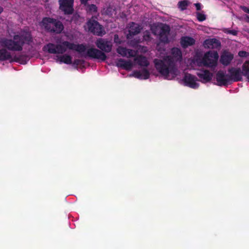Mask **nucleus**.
Wrapping results in <instances>:
<instances>
[{"instance_id": "f257e3e1", "label": "nucleus", "mask_w": 249, "mask_h": 249, "mask_svg": "<svg viewBox=\"0 0 249 249\" xmlns=\"http://www.w3.org/2000/svg\"><path fill=\"white\" fill-rule=\"evenodd\" d=\"M172 56H165L162 59H155L154 63L157 71L166 79H169V74L174 77L177 75L178 69L175 60H182V53L178 48H173L171 50Z\"/></svg>"}, {"instance_id": "f03ea898", "label": "nucleus", "mask_w": 249, "mask_h": 249, "mask_svg": "<svg viewBox=\"0 0 249 249\" xmlns=\"http://www.w3.org/2000/svg\"><path fill=\"white\" fill-rule=\"evenodd\" d=\"M33 42L31 32L26 29L21 30L18 34L14 35L13 39L1 38L0 40V44L9 51L19 52L23 50L25 44L30 45Z\"/></svg>"}, {"instance_id": "7ed1b4c3", "label": "nucleus", "mask_w": 249, "mask_h": 249, "mask_svg": "<svg viewBox=\"0 0 249 249\" xmlns=\"http://www.w3.org/2000/svg\"><path fill=\"white\" fill-rule=\"evenodd\" d=\"M95 45L99 49L90 48L87 50L86 54L84 56L102 61H105L107 58L105 53H108L111 51V42L107 39L100 38L95 41Z\"/></svg>"}, {"instance_id": "20e7f679", "label": "nucleus", "mask_w": 249, "mask_h": 249, "mask_svg": "<svg viewBox=\"0 0 249 249\" xmlns=\"http://www.w3.org/2000/svg\"><path fill=\"white\" fill-rule=\"evenodd\" d=\"M41 23L46 31L51 33L59 34L64 29L61 21L50 17L43 18Z\"/></svg>"}, {"instance_id": "39448f33", "label": "nucleus", "mask_w": 249, "mask_h": 249, "mask_svg": "<svg viewBox=\"0 0 249 249\" xmlns=\"http://www.w3.org/2000/svg\"><path fill=\"white\" fill-rule=\"evenodd\" d=\"M62 47H66L68 49L75 51L82 54L87 50V47L84 44H74L68 41H64L59 44H56V54H63L66 50H63Z\"/></svg>"}, {"instance_id": "423d86ee", "label": "nucleus", "mask_w": 249, "mask_h": 249, "mask_svg": "<svg viewBox=\"0 0 249 249\" xmlns=\"http://www.w3.org/2000/svg\"><path fill=\"white\" fill-rule=\"evenodd\" d=\"M219 55L217 51H209L205 53L201 63L202 65L211 68H215L217 65Z\"/></svg>"}, {"instance_id": "0eeeda50", "label": "nucleus", "mask_w": 249, "mask_h": 249, "mask_svg": "<svg viewBox=\"0 0 249 249\" xmlns=\"http://www.w3.org/2000/svg\"><path fill=\"white\" fill-rule=\"evenodd\" d=\"M88 30L93 34L98 36H102L106 34L103 26L94 19L93 18L89 19L87 22Z\"/></svg>"}, {"instance_id": "6e6552de", "label": "nucleus", "mask_w": 249, "mask_h": 249, "mask_svg": "<svg viewBox=\"0 0 249 249\" xmlns=\"http://www.w3.org/2000/svg\"><path fill=\"white\" fill-rule=\"evenodd\" d=\"M59 9L65 15H71L74 12V0H59Z\"/></svg>"}, {"instance_id": "1a4fd4ad", "label": "nucleus", "mask_w": 249, "mask_h": 249, "mask_svg": "<svg viewBox=\"0 0 249 249\" xmlns=\"http://www.w3.org/2000/svg\"><path fill=\"white\" fill-rule=\"evenodd\" d=\"M229 74H226V72L220 70L217 72L215 75V79L217 82V85L219 86H227L231 84Z\"/></svg>"}, {"instance_id": "9d476101", "label": "nucleus", "mask_w": 249, "mask_h": 249, "mask_svg": "<svg viewBox=\"0 0 249 249\" xmlns=\"http://www.w3.org/2000/svg\"><path fill=\"white\" fill-rule=\"evenodd\" d=\"M230 73L229 77L231 84L232 82H238L242 81V73L240 68H231L228 69Z\"/></svg>"}, {"instance_id": "9b49d317", "label": "nucleus", "mask_w": 249, "mask_h": 249, "mask_svg": "<svg viewBox=\"0 0 249 249\" xmlns=\"http://www.w3.org/2000/svg\"><path fill=\"white\" fill-rule=\"evenodd\" d=\"M197 80V78L196 76L190 73L185 74L183 78L185 85L194 89L199 87V84L196 82Z\"/></svg>"}, {"instance_id": "f8f14e48", "label": "nucleus", "mask_w": 249, "mask_h": 249, "mask_svg": "<svg viewBox=\"0 0 249 249\" xmlns=\"http://www.w3.org/2000/svg\"><path fill=\"white\" fill-rule=\"evenodd\" d=\"M170 30V27L168 25L164 24L161 27L159 34V38L160 42L164 43H169L168 36Z\"/></svg>"}, {"instance_id": "ddd939ff", "label": "nucleus", "mask_w": 249, "mask_h": 249, "mask_svg": "<svg viewBox=\"0 0 249 249\" xmlns=\"http://www.w3.org/2000/svg\"><path fill=\"white\" fill-rule=\"evenodd\" d=\"M142 30V28L139 24L132 22L129 24L128 33L126 35L127 39L131 38L133 36L139 34Z\"/></svg>"}, {"instance_id": "4468645a", "label": "nucleus", "mask_w": 249, "mask_h": 249, "mask_svg": "<svg viewBox=\"0 0 249 249\" xmlns=\"http://www.w3.org/2000/svg\"><path fill=\"white\" fill-rule=\"evenodd\" d=\"M204 47L208 49H218L221 47L220 41L215 38L206 39L204 41Z\"/></svg>"}, {"instance_id": "2eb2a0df", "label": "nucleus", "mask_w": 249, "mask_h": 249, "mask_svg": "<svg viewBox=\"0 0 249 249\" xmlns=\"http://www.w3.org/2000/svg\"><path fill=\"white\" fill-rule=\"evenodd\" d=\"M233 58V55L228 51L225 50L221 54L220 61L223 65L228 66L230 64Z\"/></svg>"}, {"instance_id": "dca6fc26", "label": "nucleus", "mask_w": 249, "mask_h": 249, "mask_svg": "<svg viewBox=\"0 0 249 249\" xmlns=\"http://www.w3.org/2000/svg\"><path fill=\"white\" fill-rule=\"evenodd\" d=\"M133 75L137 78L145 80L149 78L150 72L146 68H143L141 71H134Z\"/></svg>"}, {"instance_id": "f3484780", "label": "nucleus", "mask_w": 249, "mask_h": 249, "mask_svg": "<svg viewBox=\"0 0 249 249\" xmlns=\"http://www.w3.org/2000/svg\"><path fill=\"white\" fill-rule=\"evenodd\" d=\"M196 74L204 82H210L213 77V74L206 70L200 71Z\"/></svg>"}, {"instance_id": "a211bd4d", "label": "nucleus", "mask_w": 249, "mask_h": 249, "mask_svg": "<svg viewBox=\"0 0 249 249\" xmlns=\"http://www.w3.org/2000/svg\"><path fill=\"white\" fill-rule=\"evenodd\" d=\"M116 66L118 67L128 71L132 69L133 65L130 60L126 61L122 58H120L118 59L116 62Z\"/></svg>"}, {"instance_id": "6ab92c4d", "label": "nucleus", "mask_w": 249, "mask_h": 249, "mask_svg": "<svg viewBox=\"0 0 249 249\" xmlns=\"http://www.w3.org/2000/svg\"><path fill=\"white\" fill-rule=\"evenodd\" d=\"M195 40L192 37L185 36H182L180 39V44L183 48H186L195 44Z\"/></svg>"}, {"instance_id": "aec40b11", "label": "nucleus", "mask_w": 249, "mask_h": 249, "mask_svg": "<svg viewBox=\"0 0 249 249\" xmlns=\"http://www.w3.org/2000/svg\"><path fill=\"white\" fill-rule=\"evenodd\" d=\"M135 61L138 65H139L141 67L146 68L149 65V62L147 60V58L145 56H143L142 55L137 56L135 58Z\"/></svg>"}, {"instance_id": "412c9836", "label": "nucleus", "mask_w": 249, "mask_h": 249, "mask_svg": "<svg viewBox=\"0 0 249 249\" xmlns=\"http://www.w3.org/2000/svg\"><path fill=\"white\" fill-rule=\"evenodd\" d=\"M117 52L122 56H126L128 55V57L133 56V51L131 49H128L125 47L119 46L117 49Z\"/></svg>"}, {"instance_id": "4be33fe9", "label": "nucleus", "mask_w": 249, "mask_h": 249, "mask_svg": "<svg viewBox=\"0 0 249 249\" xmlns=\"http://www.w3.org/2000/svg\"><path fill=\"white\" fill-rule=\"evenodd\" d=\"M0 49V61L8 60L12 58L11 53L7 51L5 47Z\"/></svg>"}, {"instance_id": "5701e85b", "label": "nucleus", "mask_w": 249, "mask_h": 249, "mask_svg": "<svg viewBox=\"0 0 249 249\" xmlns=\"http://www.w3.org/2000/svg\"><path fill=\"white\" fill-rule=\"evenodd\" d=\"M44 51H47L49 53L56 54V45L49 43L45 45L43 48Z\"/></svg>"}, {"instance_id": "b1692460", "label": "nucleus", "mask_w": 249, "mask_h": 249, "mask_svg": "<svg viewBox=\"0 0 249 249\" xmlns=\"http://www.w3.org/2000/svg\"><path fill=\"white\" fill-rule=\"evenodd\" d=\"M242 75L245 76L249 81V60L246 61L242 67Z\"/></svg>"}, {"instance_id": "393cba45", "label": "nucleus", "mask_w": 249, "mask_h": 249, "mask_svg": "<svg viewBox=\"0 0 249 249\" xmlns=\"http://www.w3.org/2000/svg\"><path fill=\"white\" fill-rule=\"evenodd\" d=\"M61 62L66 64H71L72 63V57L69 54H65L59 57Z\"/></svg>"}, {"instance_id": "a878e982", "label": "nucleus", "mask_w": 249, "mask_h": 249, "mask_svg": "<svg viewBox=\"0 0 249 249\" xmlns=\"http://www.w3.org/2000/svg\"><path fill=\"white\" fill-rule=\"evenodd\" d=\"M189 2L188 0H183L179 1L178 3V8L181 11L185 10L189 5Z\"/></svg>"}, {"instance_id": "bb28decb", "label": "nucleus", "mask_w": 249, "mask_h": 249, "mask_svg": "<svg viewBox=\"0 0 249 249\" xmlns=\"http://www.w3.org/2000/svg\"><path fill=\"white\" fill-rule=\"evenodd\" d=\"M15 59L16 62L24 61L25 62L29 59L28 56L25 54L19 55L18 57H15Z\"/></svg>"}, {"instance_id": "cd10ccee", "label": "nucleus", "mask_w": 249, "mask_h": 249, "mask_svg": "<svg viewBox=\"0 0 249 249\" xmlns=\"http://www.w3.org/2000/svg\"><path fill=\"white\" fill-rule=\"evenodd\" d=\"M196 18L197 20L200 22L203 21L206 19V15L199 12L196 13Z\"/></svg>"}, {"instance_id": "c85d7f7f", "label": "nucleus", "mask_w": 249, "mask_h": 249, "mask_svg": "<svg viewBox=\"0 0 249 249\" xmlns=\"http://www.w3.org/2000/svg\"><path fill=\"white\" fill-rule=\"evenodd\" d=\"M89 10L90 12L95 13L97 11V7L95 4H90L89 6Z\"/></svg>"}, {"instance_id": "c756f323", "label": "nucleus", "mask_w": 249, "mask_h": 249, "mask_svg": "<svg viewBox=\"0 0 249 249\" xmlns=\"http://www.w3.org/2000/svg\"><path fill=\"white\" fill-rule=\"evenodd\" d=\"M225 33L228 34H231V35H232L233 36H237L238 32L234 30H230V29H227L225 31Z\"/></svg>"}, {"instance_id": "7c9ffc66", "label": "nucleus", "mask_w": 249, "mask_h": 249, "mask_svg": "<svg viewBox=\"0 0 249 249\" xmlns=\"http://www.w3.org/2000/svg\"><path fill=\"white\" fill-rule=\"evenodd\" d=\"M85 61L82 59H76L73 61V64L76 66H78L84 64Z\"/></svg>"}, {"instance_id": "2f4dec72", "label": "nucleus", "mask_w": 249, "mask_h": 249, "mask_svg": "<svg viewBox=\"0 0 249 249\" xmlns=\"http://www.w3.org/2000/svg\"><path fill=\"white\" fill-rule=\"evenodd\" d=\"M238 55L241 57H246L248 55V53L244 51H240L238 53Z\"/></svg>"}, {"instance_id": "473e14b6", "label": "nucleus", "mask_w": 249, "mask_h": 249, "mask_svg": "<svg viewBox=\"0 0 249 249\" xmlns=\"http://www.w3.org/2000/svg\"><path fill=\"white\" fill-rule=\"evenodd\" d=\"M114 41L117 44H121V41L120 39L119 38V36L117 34H115L114 36Z\"/></svg>"}, {"instance_id": "72a5a7b5", "label": "nucleus", "mask_w": 249, "mask_h": 249, "mask_svg": "<svg viewBox=\"0 0 249 249\" xmlns=\"http://www.w3.org/2000/svg\"><path fill=\"white\" fill-rule=\"evenodd\" d=\"M241 8L244 12L249 14V8L245 6H241Z\"/></svg>"}, {"instance_id": "f704fd0d", "label": "nucleus", "mask_w": 249, "mask_h": 249, "mask_svg": "<svg viewBox=\"0 0 249 249\" xmlns=\"http://www.w3.org/2000/svg\"><path fill=\"white\" fill-rule=\"evenodd\" d=\"M194 5H195V6L196 7V10L199 11L201 10V4L200 3H195Z\"/></svg>"}, {"instance_id": "c9c22d12", "label": "nucleus", "mask_w": 249, "mask_h": 249, "mask_svg": "<svg viewBox=\"0 0 249 249\" xmlns=\"http://www.w3.org/2000/svg\"><path fill=\"white\" fill-rule=\"evenodd\" d=\"M143 38L145 40H148L150 38V35L148 32H147L144 35Z\"/></svg>"}, {"instance_id": "e433bc0d", "label": "nucleus", "mask_w": 249, "mask_h": 249, "mask_svg": "<svg viewBox=\"0 0 249 249\" xmlns=\"http://www.w3.org/2000/svg\"><path fill=\"white\" fill-rule=\"evenodd\" d=\"M82 3H85L88 1V0H80Z\"/></svg>"}, {"instance_id": "4c0bfd02", "label": "nucleus", "mask_w": 249, "mask_h": 249, "mask_svg": "<svg viewBox=\"0 0 249 249\" xmlns=\"http://www.w3.org/2000/svg\"><path fill=\"white\" fill-rule=\"evenodd\" d=\"M3 11V8L0 6V14Z\"/></svg>"}, {"instance_id": "58836bf2", "label": "nucleus", "mask_w": 249, "mask_h": 249, "mask_svg": "<svg viewBox=\"0 0 249 249\" xmlns=\"http://www.w3.org/2000/svg\"><path fill=\"white\" fill-rule=\"evenodd\" d=\"M62 49L63 50H66V51L68 49V48H67L66 47H62Z\"/></svg>"}, {"instance_id": "ea45409f", "label": "nucleus", "mask_w": 249, "mask_h": 249, "mask_svg": "<svg viewBox=\"0 0 249 249\" xmlns=\"http://www.w3.org/2000/svg\"><path fill=\"white\" fill-rule=\"evenodd\" d=\"M246 18L248 19V21L249 22V16L247 15Z\"/></svg>"}]
</instances>
